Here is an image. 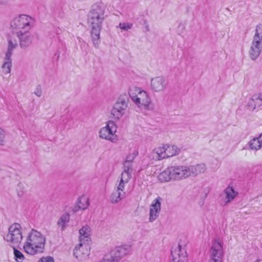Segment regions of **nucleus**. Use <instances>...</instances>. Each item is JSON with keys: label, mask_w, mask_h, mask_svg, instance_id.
Wrapping results in <instances>:
<instances>
[{"label": "nucleus", "mask_w": 262, "mask_h": 262, "mask_svg": "<svg viewBox=\"0 0 262 262\" xmlns=\"http://www.w3.org/2000/svg\"><path fill=\"white\" fill-rule=\"evenodd\" d=\"M34 23V19L26 14L16 16L11 21L12 32L18 39L21 48L26 49L32 43L33 35L30 31L33 28Z\"/></svg>", "instance_id": "1"}, {"label": "nucleus", "mask_w": 262, "mask_h": 262, "mask_svg": "<svg viewBox=\"0 0 262 262\" xmlns=\"http://www.w3.org/2000/svg\"><path fill=\"white\" fill-rule=\"evenodd\" d=\"M46 236L36 230L31 229L24 236L23 249L28 254L34 256L43 252Z\"/></svg>", "instance_id": "2"}, {"label": "nucleus", "mask_w": 262, "mask_h": 262, "mask_svg": "<svg viewBox=\"0 0 262 262\" xmlns=\"http://www.w3.org/2000/svg\"><path fill=\"white\" fill-rule=\"evenodd\" d=\"M128 93L130 99L137 107L141 110L149 109L151 100L145 91L140 87L132 86L129 87Z\"/></svg>", "instance_id": "3"}, {"label": "nucleus", "mask_w": 262, "mask_h": 262, "mask_svg": "<svg viewBox=\"0 0 262 262\" xmlns=\"http://www.w3.org/2000/svg\"><path fill=\"white\" fill-rule=\"evenodd\" d=\"M180 151L179 147L174 144H162L154 148L151 152L152 159L159 161L178 155Z\"/></svg>", "instance_id": "4"}, {"label": "nucleus", "mask_w": 262, "mask_h": 262, "mask_svg": "<svg viewBox=\"0 0 262 262\" xmlns=\"http://www.w3.org/2000/svg\"><path fill=\"white\" fill-rule=\"evenodd\" d=\"M4 239L10 247H18L23 239L21 225L18 223L12 224L9 227L8 232L4 235Z\"/></svg>", "instance_id": "5"}, {"label": "nucleus", "mask_w": 262, "mask_h": 262, "mask_svg": "<svg viewBox=\"0 0 262 262\" xmlns=\"http://www.w3.org/2000/svg\"><path fill=\"white\" fill-rule=\"evenodd\" d=\"M132 250L130 244H123L112 249L100 262H119L122 258L129 254Z\"/></svg>", "instance_id": "6"}, {"label": "nucleus", "mask_w": 262, "mask_h": 262, "mask_svg": "<svg viewBox=\"0 0 262 262\" xmlns=\"http://www.w3.org/2000/svg\"><path fill=\"white\" fill-rule=\"evenodd\" d=\"M117 126L112 121H108L105 123V125L101 127L99 130V137L103 140L115 143L117 140L116 135Z\"/></svg>", "instance_id": "7"}, {"label": "nucleus", "mask_w": 262, "mask_h": 262, "mask_svg": "<svg viewBox=\"0 0 262 262\" xmlns=\"http://www.w3.org/2000/svg\"><path fill=\"white\" fill-rule=\"evenodd\" d=\"M104 19L88 16V24L91 28V38L95 47H98L100 42V33L102 24Z\"/></svg>", "instance_id": "8"}, {"label": "nucleus", "mask_w": 262, "mask_h": 262, "mask_svg": "<svg viewBox=\"0 0 262 262\" xmlns=\"http://www.w3.org/2000/svg\"><path fill=\"white\" fill-rule=\"evenodd\" d=\"M187 242L186 239H180L178 244L174 246L171 250V262H185L187 254L186 246Z\"/></svg>", "instance_id": "9"}, {"label": "nucleus", "mask_w": 262, "mask_h": 262, "mask_svg": "<svg viewBox=\"0 0 262 262\" xmlns=\"http://www.w3.org/2000/svg\"><path fill=\"white\" fill-rule=\"evenodd\" d=\"M238 192L234 189L233 186L229 185L219 196V202L222 206H226L233 201L238 195Z\"/></svg>", "instance_id": "10"}, {"label": "nucleus", "mask_w": 262, "mask_h": 262, "mask_svg": "<svg viewBox=\"0 0 262 262\" xmlns=\"http://www.w3.org/2000/svg\"><path fill=\"white\" fill-rule=\"evenodd\" d=\"M223 256V243L219 239H215L212 243L210 249V259L212 262H222Z\"/></svg>", "instance_id": "11"}, {"label": "nucleus", "mask_w": 262, "mask_h": 262, "mask_svg": "<svg viewBox=\"0 0 262 262\" xmlns=\"http://www.w3.org/2000/svg\"><path fill=\"white\" fill-rule=\"evenodd\" d=\"M167 87L166 79L161 76H155L150 80L151 90L155 93H162L165 91Z\"/></svg>", "instance_id": "12"}, {"label": "nucleus", "mask_w": 262, "mask_h": 262, "mask_svg": "<svg viewBox=\"0 0 262 262\" xmlns=\"http://www.w3.org/2000/svg\"><path fill=\"white\" fill-rule=\"evenodd\" d=\"M172 169L173 181H183L190 178L188 165H173Z\"/></svg>", "instance_id": "13"}, {"label": "nucleus", "mask_w": 262, "mask_h": 262, "mask_svg": "<svg viewBox=\"0 0 262 262\" xmlns=\"http://www.w3.org/2000/svg\"><path fill=\"white\" fill-rule=\"evenodd\" d=\"M127 107V104L125 100L119 98L114 104L111 110V114L112 118L119 120L125 114Z\"/></svg>", "instance_id": "14"}, {"label": "nucleus", "mask_w": 262, "mask_h": 262, "mask_svg": "<svg viewBox=\"0 0 262 262\" xmlns=\"http://www.w3.org/2000/svg\"><path fill=\"white\" fill-rule=\"evenodd\" d=\"M132 169L128 168L127 167V168L124 167L123 170L121 173L116 183V186H118V190H125V187L132 178Z\"/></svg>", "instance_id": "15"}, {"label": "nucleus", "mask_w": 262, "mask_h": 262, "mask_svg": "<svg viewBox=\"0 0 262 262\" xmlns=\"http://www.w3.org/2000/svg\"><path fill=\"white\" fill-rule=\"evenodd\" d=\"M162 199L158 196L155 199L149 206V221L153 222L158 217L161 211Z\"/></svg>", "instance_id": "16"}, {"label": "nucleus", "mask_w": 262, "mask_h": 262, "mask_svg": "<svg viewBox=\"0 0 262 262\" xmlns=\"http://www.w3.org/2000/svg\"><path fill=\"white\" fill-rule=\"evenodd\" d=\"M90 249L89 243L80 242L75 247L73 254L77 259L79 260H83L88 257L90 254Z\"/></svg>", "instance_id": "17"}, {"label": "nucleus", "mask_w": 262, "mask_h": 262, "mask_svg": "<svg viewBox=\"0 0 262 262\" xmlns=\"http://www.w3.org/2000/svg\"><path fill=\"white\" fill-rule=\"evenodd\" d=\"M105 6L101 2L94 4L91 8L89 16L104 19Z\"/></svg>", "instance_id": "18"}, {"label": "nucleus", "mask_w": 262, "mask_h": 262, "mask_svg": "<svg viewBox=\"0 0 262 262\" xmlns=\"http://www.w3.org/2000/svg\"><path fill=\"white\" fill-rule=\"evenodd\" d=\"M262 105V93L253 95L247 103V108L253 111Z\"/></svg>", "instance_id": "19"}, {"label": "nucleus", "mask_w": 262, "mask_h": 262, "mask_svg": "<svg viewBox=\"0 0 262 262\" xmlns=\"http://www.w3.org/2000/svg\"><path fill=\"white\" fill-rule=\"evenodd\" d=\"M12 60L11 56L5 55L4 60L0 68L1 73L4 76L10 74L12 70Z\"/></svg>", "instance_id": "20"}, {"label": "nucleus", "mask_w": 262, "mask_h": 262, "mask_svg": "<svg viewBox=\"0 0 262 262\" xmlns=\"http://www.w3.org/2000/svg\"><path fill=\"white\" fill-rule=\"evenodd\" d=\"M190 177H196L201 173H204L207 170V166L204 163H199L195 165H188Z\"/></svg>", "instance_id": "21"}, {"label": "nucleus", "mask_w": 262, "mask_h": 262, "mask_svg": "<svg viewBox=\"0 0 262 262\" xmlns=\"http://www.w3.org/2000/svg\"><path fill=\"white\" fill-rule=\"evenodd\" d=\"M158 179L162 183L169 182L171 181H173L172 166L168 167L161 172L158 176Z\"/></svg>", "instance_id": "22"}, {"label": "nucleus", "mask_w": 262, "mask_h": 262, "mask_svg": "<svg viewBox=\"0 0 262 262\" xmlns=\"http://www.w3.org/2000/svg\"><path fill=\"white\" fill-rule=\"evenodd\" d=\"M16 37V35L13 32L12 34L9 36L7 39V49L5 55L12 56L13 51L16 49L18 46V41Z\"/></svg>", "instance_id": "23"}, {"label": "nucleus", "mask_w": 262, "mask_h": 262, "mask_svg": "<svg viewBox=\"0 0 262 262\" xmlns=\"http://www.w3.org/2000/svg\"><path fill=\"white\" fill-rule=\"evenodd\" d=\"M79 232L80 242L89 243L92 232L91 227L88 225L84 226L79 230Z\"/></svg>", "instance_id": "24"}, {"label": "nucleus", "mask_w": 262, "mask_h": 262, "mask_svg": "<svg viewBox=\"0 0 262 262\" xmlns=\"http://www.w3.org/2000/svg\"><path fill=\"white\" fill-rule=\"evenodd\" d=\"M262 51V45L252 41L250 49L249 50V55L250 58L255 60L259 56Z\"/></svg>", "instance_id": "25"}, {"label": "nucleus", "mask_w": 262, "mask_h": 262, "mask_svg": "<svg viewBox=\"0 0 262 262\" xmlns=\"http://www.w3.org/2000/svg\"><path fill=\"white\" fill-rule=\"evenodd\" d=\"M138 152L137 150L133 149L130 150L128 155L126 156L125 160L124 162V167L127 168V167L128 168L133 169L132 162L138 156Z\"/></svg>", "instance_id": "26"}, {"label": "nucleus", "mask_w": 262, "mask_h": 262, "mask_svg": "<svg viewBox=\"0 0 262 262\" xmlns=\"http://www.w3.org/2000/svg\"><path fill=\"white\" fill-rule=\"evenodd\" d=\"M124 191V190H118V186H116L115 190L112 193L110 197L111 202L113 203H116L120 202L124 197V194H125Z\"/></svg>", "instance_id": "27"}, {"label": "nucleus", "mask_w": 262, "mask_h": 262, "mask_svg": "<svg viewBox=\"0 0 262 262\" xmlns=\"http://www.w3.org/2000/svg\"><path fill=\"white\" fill-rule=\"evenodd\" d=\"M250 149L252 150H258L262 147V141L258 137L254 138L248 143Z\"/></svg>", "instance_id": "28"}, {"label": "nucleus", "mask_w": 262, "mask_h": 262, "mask_svg": "<svg viewBox=\"0 0 262 262\" xmlns=\"http://www.w3.org/2000/svg\"><path fill=\"white\" fill-rule=\"evenodd\" d=\"M70 221V216L68 214L62 215L57 222L58 228L61 230H64Z\"/></svg>", "instance_id": "29"}, {"label": "nucleus", "mask_w": 262, "mask_h": 262, "mask_svg": "<svg viewBox=\"0 0 262 262\" xmlns=\"http://www.w3.org/2000/svg\"><path fill=\"white\" fill-rule=\"evenodd\" d=\"M89 206V198L85 196L82 195L79 198L77 203V207L80 209H85Z\"/></svg>", "instance_id": "30"}, {"label": "nucleus", "mask_w": 262, "mask_h": 262, "mask_svg": "<svg viewBox=\"0 0 262 262\" xmlns=\"http://www.w3.org/2000/svg\"><path fill=\"white\" fill-rule=\"evenodd\" d=\"M15 191L18 197H23L26 193V186L22 183H18L15 187Z\"/></svg>", "instance_id": "31"}, {"label": "nucleus", "mask_w": 262, "mask_h": 262, "mask_svg": "<svg viewBox=\"0 0 262 262\" xmlns=\"http://www.w3.org/2000/svg\"><path fill=\"white\" fill-rule=\"evenodd\" d=\"M16 247H14V259L16 262H23L25 259V257L21 252L16 249Z\"/></svg>", "instance_id": "32"}, {"label": "nucleus", "mask_w": 262, "mask_h": 262, "mask_svg": "<svg viewBox=\"0 0 262 262\" xmlns=\"http://www.w3.org/2000/svg\"><path fill=\"white\" fill-rule=\"evenodd\" d=\"M133 27V24L129 23H120L119 25V27L123 30L127 31L129 29H131Z\"/></svg>", "instance_id": "33"}, {"label": "nucleus", "mask_w": 262, "mask_h": 262, "mask_svg": "<svg viewBox=\"0 0 262 262\" xmlns=\"http://www.w3.org/2000/svg\"><path fill=\"white\" fill-rule=\"evenodd\" d=\"M254 36L262 38V24H259L256 26Z\"/></svg>", "instance_id": "34"}, {"label": "nucleus", "mask_w": 262, "mask_h": 262, "mask_svg": "<svg viewBox=\"0 0 262 262\" xmlns=\"http://www.w3.org/2000/svg\"><path fill=\"white\" fill-rule=\"evenodd\" d=\"M37 262H54V259L50 256H42L38 260Z\"/></svg>", "instance_id": "35"}, {"label": "nucleus", "mask_w": 262, "mask_h": 262, "mask_svg": "<svg viewBox=\"0 0 262 262\" xmlns=\"http://www.w3.org/2000/svg\"><path fill=\"white\" fill-rule=\"evenodd\" d=\"M5 137V132L3 129L0 128V144H3Z\"/></svg>", "instance_id": "36"}, {"label": "nucleus", "mask_w": 262, "mask_h": 262, "mask_svg": "<svg viewBox=\"0 0 262 262\" xmlns=\"http://www.w3.org/2000/svg\"><path fill=\"white\" fill-rule=\"evenodd\" d=\"M34 94L37 97H40L42 95V91L40 86H37L34 92Z\"/></svg>", "instance_id": "37"}, {"label": "nucleus", "mask_w": 262, "mask_h": 262, "mask_svg": "<svg viewBox=\"0 0 262 262\" xmlns=\"http://www.w3.org/2000/svg\"><path fill=\"white\" fill-rule=\"evenodd\" d=\"M252 42L256 43L261 44L262 45V38L254 36L252 39Z\"/></svg>", "instance_id": "38"}, {"label": "nucleus", "mask_w": 262, "mask_h": 262, "mask_svg": "<svg viewBox=\"0 0 262 262\" xmlns=\"http://www.w3.org/2000/svg\"><path fill=\"white\" fill-rule=\"evenodd\" d=\"M10 2V0H0V6H7Z\"/></svg>", "instance_id": "39"}, {"label": "nucleus", "mask_w": 262, "mask_h": 262, "mask_svg": "<svg viewBox=\"0 0 262 262\" xmlns=\"http://www.w3.org/2000/svg\"><path fill=\"white\" fill-rule=\"evenodd\" d=\"M144 25H145V28L146 29V31H149V27L147 21H144Z\"/></svg>", "instance_id": "40"}, {"label": "nucleus", "mask_w": 262, "mask_h": 262, "mask_svg": "<svg viewBox=\"0 0 262 262\" xmlns=\"http://www.w3.org/2000/svg\"><path fill=\"white\" fill-rule=\"evenodd\" d=\"M253 262H262V259H257Z\"/></svg>", "instance_id": "41"}, {"label": "nucleus", "mask_w": 262, "mask_h": 262, "mask_svg": "<svg viewBox=\"0 0 262 262\" xmlns=\"http://www.w3.org/2000/svg\"><path fill=\"white\" fill-rule=\"evenodd\" d=\"M259 138L262 141V133L259 136Z\"/></svg>", "instance_id": "42"}]
</instances>
